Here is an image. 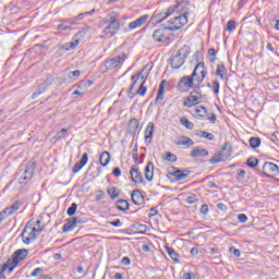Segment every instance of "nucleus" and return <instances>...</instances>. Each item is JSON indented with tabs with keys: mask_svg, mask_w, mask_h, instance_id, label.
<instances>
[{
	"mask_svg": "<svg viewBox=\"0 0 279 279\" xmlns=\"http://www.w3.org/2000/svg\"><path fill=\"white\" fill-rule=\"evenodd\" d=\"M206 75H208V71L206 70L205 62H198L191 75H185L180 78L177 90L179 93H189L195 84H203L204 80H206Z\"/></svg>",
	"mask_w": 279,
	"mask_h": 279,
	"instance_id": "obj_1",
	"label": "nucleus"
},
{
	"mask_svg": "<svg viewBox=\"0 0 279 279\" xmlns=\"http://www.w3.org/2000/svg\"><path fill=\"white\" fill-rule=\"evenodd\" d=\"M173 32H178V29L162 24L160 28L154 31L153 38L155 43H173V40H177L179 36Z\"/></svg>",
	"mask_w": 279,
	"mask_h": 279,
	"instance_id": "obj_2",
	"label": "nucleus"
},
{
	"mask_svg": "<svg viewBox=\"0 0 279 279\" xmlns=\"http://www.w3.org/2000/svg\"><path fill=\"white\" fill-rule=\"evenodd\" d=\"M191 56V47L189 45H184L171 59L170 66L171 69H181L184 66V62Z\"/></svg>",
	"mask_w": 279,
	"mask_h": 279,
	"instance_id": "obj_3",
	"label": "nucleus"
},
{
	"mask_svg": "<svg viewBox=\"0 0 279 279\" xmlns=\"http://www.w3.org/2000/svg\"><path fill=\"white\" fill-rule=\"evenodd\" d=\"M29 254V251L27 248H20L15 251L11 258L7 260V264L9 266V271H14V268L19 266V263L22 260H25L27 258V255Z\"/></svg>",
	"mask_w": 279,
	"mask_h": 279,
	"instance_id": "obj_4",
	"label": "nucleus"
},
{
	"mask_svg": "<svg viewBox=\"0 0 279 279\" xmlns=\"http://www.w3.org/2000/svg\"><path fill=\"white\" fill-rule=\"evenodd\" d=\"M189 23V12H184L179 16L173 17L167 22V27H171L172 29H182L184 25Z\"/></svg>",
	"mask_w": 279,
	"mask_h": 279,
	"instance_id": "obj_5",
	"label": "nucleus"
},
{
	"mask_svg": "<svg viewBox=\"0 0 279 279\" xmlns=\"http://www.w3.org/2000/svg\"><path fill=\"white\" fill-rule=\"evenodd\" d=\"M279 175V167L278 165L271 161H265L263 165L260 178H276Z\"/></svg>",
	"mask_w": 279,
	"mask_h": 279,
	"instance_id": "obj_6",
	"label": "nucleus"
},
{
	"mask_svg": "<svg viewBox=\"0 0 279 279\" xmlns=\"http://www.w3.org/2000/svg\"><path fill=\"white\" fill-rule=\"evenodd\" d=\"M36 167H38V163H36V161H33L26 166L23 174L19 178V183L22 186L28 184L32 178H34V171H36Z\"/></svg>",
	"mask_w": 279,
	"mask_h": 279,
	"instance_id": "obj_7",
	"label": "nucleus"
},
{
	"mask_svg": "<svg viewBox=\"0 0 279 279\" xmlns=\"http://www.w3.org/2000/svg\"><path fill=\"white\" fill-rule=\"evenodd\" d=\"M123 62H125V54L107 59L104 63L105 71H112V69H117V66H121Z\"/></svg>",
	"mask_w": 279,
	"mask_h": 279,
	"instance_id": "obj_8",
	"label": "nucleus"
},
{
	"mask_svg": "<svg viewBox=\"0 0 279 279\" xmlns=\"http://www.w3.org/2000/svg\"><path fill=\"white\" fill-rule=\"evenodd\" d=\"M120 29L121 21L112 22L105 27L104 34L107 38H112V36H117Z\"/></svg>",
	"mask_w": 279,
	"mask_h": 279,
	"instance_id": "obj_9",
	"label": "nucleus"
},
{
	"mask_svg": "<svg viewBox=\"0 0 279 279\" xmlns=\"http://www.w3.org/2000/svg\"><path fill=\"white\" fill-rule=\"evenodd\" d=\"M131 202H133L135 206H143V204H145V196L143 195V192L138 189L133 190L131 194Z\"/></svg>",
	"mask_w": 279,
	"mask_h": 279,
	"instance_id": "obj_10",
	"label": "nucleus"
},
{
	"mask_svg": "<svg viewBox=\"0 0 279 279\" xmlns=\"http://www.w3.org/2000/svg\"><path fill=\"white\" fill-rule=\"evenodd\" d=\"M173 171H170V175H173L175 178L177 182H182V180H186L189 175H191V170H180L177 168H173Z\"/></svg>",
	"mask_w": 279,
	"mask_h": 279,
	"instance_id": "obj_11",
	"label": "nucleus"
},
{
	"mask_svg": "<svg viewBox=\"0 0 279 279\" xmlns=\"http://www.w3.org/2000/svg\"><path fill=\"white\" fill-rule=\"evenodd\" d=\"M130 175H131L132 182H134L135 184H143L144 182L143 173H141V170H138L136 166L131 167Z\"/></svg>",
	"mask_w": 279,
	"mask_h": 279,
	"instance_id": "obj_12",
	"label": "nucleus"
},
{
	"mask_svg": "<svg viewBox=\"0 0 279 279\" xmlns=\"http://www.w3.org/2000/svg\"><path fill=\"white\" fill-rule=\"evenodd\" d=\"M86 165H88V153H84L78 162H76L73 168H72V172L73 173H80V171H82V169H84V167H86Z\"/></svg>",
	"mask_w": 279,
	"mask_h": 279,
	"instance_id": "obj_13",
	"label": "nucleus"
},
{
	"mask_svg": "<svg viewBox=\"0 0 279 279\" xmlns=\"http://www.w3.org/2000/svg\"><path fill=\"white\" fill-rule=\"evenodd\" d=\"M182 5H184V0H181L180 2H177L175 5H172L170 8H168L167 12H165V16L160 20L157 21V23H162V21H165V19H169V16H171V14H173V12H179V10H182Z\"/></svg>",
	"mask_w": 279,
	"mask_h": 279,
	"instance_id": "obj_14",
	"label": "nucleus"
},
{
	"mask_svg": "<svg viewBox=\"0 0 279 279\" xmlns=\"http://www.w3.org/2000/svg\"><path fill=\"white\" fill-rule=\"evenodd\" d=\"M149 19V15L145 14L136 19L135 21L129 23V29H138V27H143L145 23H147V20Z\"/></svg>",
	"mask_w": 279,
	"mask_h": 279,
	"instance_id": "obj_15",
	"label": "nucleus"
},
{
	"mask_svg": "<svg viewBox=\"0 0 279 279\" xmlns=\"http://www.w3.org/2000/svg\"><path fill=\"white\" fill-rule=\"evenodd\" d=\"M197 104H199V96H195L193 93H190L183 100V106L185 108H193V106H197Z\"/></svg>",
	"mask_w": 279,
	"mask_h": 279,
	"instance_id": "obj_16",
	"label": "nucleus"
},
{
	"mask_svg": "<svg viewBox=\"0 0 279 279\" xmlns=\"http://www.w3.org/2000/svg\"><path fill=\"white\" fill-rule=\"evenodd\" d=\"M156 125L154 122H149L145 129V144L151 145V140L154 138V129Z\"/></svg>",
	"mask_w": 279,
	"mask_h": 279,
	"instance_id": "obj_17",
	"label": "nucleus"
},
{
	"mask_svg": "<svg viewBox=\"0 0 279 279\" xmlns=\"http://www.w3.org/2000/svg\"><path fill=\"white\" fill-rule=\"evenodd\" d=\"M21 236H22L23 243H25V245H29L32 243V241H36L38 234L32 233V231L29 233H27V229H24L21 233Z\"/></svg>",
	"mask_w": 279,
	"mask_h": 279,
	"instance_id": "obj_18",
	"label": "nucleus"
},
{
	"mask_svg": "<svg viewBox=\"0 0 279 279\" xmlns=\"http://www.w3.org/2000/svg\"><path fill=\"white\" fill-rule=\"evenodd\" d=\"M75 218L70 217L65 220V223L62 227V231L63 232H73V230H75V228H77V225L75 222Z\"/></svg>",
	"mask_w": 279,
	"mask_h": 279,
	"instance_id": "obj_19",
	"label": "nucleus"
},
{
	"mask_svg": "<svg viewBox=\"0 0 279 279\" xmlns=\"http://www.w3.org/2000/svg\"><path fill=\"white\" fill-rule=\"evenodd\" d=\"M219 153L221 154L225 160H228V158L232 156V144H230V142H226L225 145L222 146V149L219 150Z\"/></svg>",
	"mask_w": 279,
	"mask_h": 279,
	"instance_id": "obj_20",
	"label": "nucleus"
},
{
	"mask_svg": "<svg viewBox=\"0 0 279 279\" xmlns=\"http://www.w3.org/2000/svg\"><path fill=\"white\" fill-rule=\"evenodd\" d=\"M215 75L217 77H220V80H228V69L226 68V65L217 64Z\"/></svg>",
	"mask_w": 279,
	"mask_h": 279,
	"instance_id": "obj_21",
	"label": "nucleus"
},
{
	"mask_svg": "<svg viewBox=\"0 0 279 279\" xmlns=\"http://www.w3.org/2000/svg\"><path fill=\"white\" fill-rule=\"evenodd\" d=\"M144 175L148 182H151V180H154V162L148 161L147 166L144 169Z\"/></svg>",
	"mask_w": 279,
	"mask_h": 279,
	"instance_id": "obj_22",
	"label": "nucleus"
},
{
	"mask_svg": "<svg viewBox=\"0 0 279 279\" xmlns=\"http://www.w3.org/2000/svg\"><path fill=\"white\" fill-rule=\"evenodd\" d=\"M165 86H167V80H162L159 84L157 97L155 104L158 105V101L165 99Z\"/></svg>",
	"mask_w": 279,
	"mask_h": 279,
	"instance_id": "obj_23",
	"label": "nucleus"
},
{
	"mask_svg": "<svg viewBox=\"0 0 279 279\" xmlns=\"http://www.w3.org/2000/svg\"><path fill=\"white\" fill-rule=\"evenodd\" d=\"M208 156V149L206 148H199V147H195L192 151H191V157L192 158H204Z\"/></svg>",
	"mask_w": 279,
	"mask_h": 279,
	"instance_id": "obj_24",
	"label": "nucleus"
},
{
	"mask_svg": "<svg viewBox=\"0 0 279 279\" xmlns=\"http://www.w3.org/2000/svg\"><path fill=\"white\" fill-rule=\"evenodd\" d=\"M110 153L105 150L100 154L99 163L101 165V167H108V165H110Z\"/></svg>",
	"mask_w": 279,
	"mask_h": 279,
	"instance_id": "obj_25",
	"label": "nucleus"
},
{
	"mask_svg": "<svg viewBox=\"0 0 279 279\" xmlns=\"http://www.w3.org/2000/svg\"><path fill=\"white\" fill-rule=\"evenodd\" d=\"M174 145H184V147H193L195 145V142L191 137L182 136V140L175 141Z\"/></svg>",
	"mask_w": 279,
	"mask_h": 279,
	"instance_id": "obj_26",
	"label": "nucleus"
},
{
	"mask_svg": "<svg viewBox=\"0 0 279 279\" xmlns=\"http://www.w3.org/2000/svg\"><path fill=\"white\" fill-rule=\"evenodd\" d=\"M116 208L121 213H125V210H130V203L126 199H119L116 203Z\"/></svg>",
	"mask_w": 279,
	"mask_h": 279,
	"instance_id": "obj_27",
	"label": "nucleus"
},
{
	"mask_svg": "<svg viewBox=\"0 0 279 279\" xmlns=\"http://www.w3.org/2000/svg\"><path fill=\"white\" fill-rule=\"evenodd\" d=\"M119 13L117 12H110L105 19H104V23L110 24V23H117L119 22Z\"/></svg>",
	"mask_w": 279,
	"mask_h": 279,
	"instance_id": "obj_28",
	"label": "nucleus"
},
{
	"mask_svg": "<svg viewBox=\"0 0 279 279\" xmlns=\"http://www.w3.org/2000/svg\"><path fill=\"white\" fill-rule=\"evenodd\" d=\"M219 162H226V159L220 151H217L213 158L209 159V165H219Z\"/></svg>",
	"mask_w": 279,
	"mask_h": 279,
	"instance_id": "obj_29",
	"label": "nucleus"
},
{
	"mask_svg": "<svg viewBox=\"0 0 279 279\" xmlns=\"http://www.w3.org/2000/svg\"><path fill=\"white\" fill-rule=\"evenodd\" d=\"M71 25H75V21L64 20V23L59 24L57 29L59 32H66V29H71Z\"/></svg>",
	"mask_w": 279,
	"mask_h": 279,
	"instance_id": "obj_30",
	"label": "nucleus"
},
{
	"mask_svg": "<svg viewBox=\"0 0 279 279\" xmlns=\"http://www.w3.org/2000/svg\"><path fill=\"white\" fill-rule=\"evenodd\" d=\"M107 193L111 199H117V197L121 195V190H119L117 186H111L107 189Z\"/></svg>",
	"mask_w": 279,
	"mask_h": 279,
	"instance_id": "obj_31",
	"label": "nucleus"
},
{
	"mask_svg": "<svg viewBox=\"0 0 279 279\" xmlns=\"http://www.w3.org/2000/svg\"><path fill=\"white\" fill-rule=\"evenodd\" d=\"M196 136H199V138H206L207 141H215V135L213 133L202 130L196 131Z\"/></svg>",
	"mask_w": 279,
	"mask_h": 279,
	"instance_id": "obj_32",
	"label": "nucleus"
},
{
	"mask_svg": "<svg viewBox=\"0 0 279 279\" xmlns=\"http://www.w3.org/2000/svg\"><path fill=\"white\" fill-rule=\"evenodd\" d=\"M48 88H49L48 85H46V83L43 82L38 86V92L33 93L32 99H36L40 97V95H43V93H45Z\"/></svg>",
	"mask_w": 279,
	"mask_h": 279,
	"instance_id": "obj_33",
	"label": "nucleus"
},
{
	"mask_svg": "<svg viewBox=\"0 0 279 279\" xmlns=\"http://www.w3.org/2000/svg\"><path fill=\"white\" fill-rule=\"evenodd\" d=\"M260 143H262L260 137H251L248 140V145L251 149H258V147H260Z\"/></svg>",
	"mask_w": 279,
	"mask_h": 279,
	"instance_id": "obj_34",
	"label": "nucleus"
},
{
	"mask_svg": "<svg viewBox=\"0 0 279 279\" xmlns=\"http://www.w3.org/2000/svg\"><path fill=\"white\" fill-rule=\"evenodd\" d=\"M166 252L170 256V258L174 260V263H180V258H178L179 255L175 250H173V247L166 246Z\"/></svg>",
	"mask_w": 279,
	"mask_h": 279,
	"instance_id": "obj_35",
	"label": "nucleus"
},
{
	"mask_svg": "<svg viewBox=\"0 0 279 279\" xmlns=\"http://www.w3.org/2000/svg\"><path fill=\"white\" fill-rule=\"evenodd\" d=\"M66 136H69V129H61L53 138L58 142L66 138Z\"/></svg>",
	"mask_w": 279,
	"mask_h": 279,
	"instance_id": "obj_36",
	"label": "nucleus"
},
{
	"mask_svg": "<svg viewBox=\"0 0 279 279\" xmlns=\"http://www.w3.org/2000/svg\"><path fill=\"white\" fill-rule=\"evenodd\" d=\"M207 57L210 64H215V61L217 60V50H215V48H209L207 51Z\"/></svg>",
	"mask_w": 279,
	"mask_h": 279,
	"instance_id": "obj_37",
	"label": "nucleus"
},
{
	"mask_svg": "<svg viewBox=\"0 0 279 279\" xmlns=\"http://www.w3.org/2000/svg\"><path fill=\"white\" fill-rule=\"evenodd\" d=\"M180 123H181V125H184V128H186V130H193V128H195V124L193 122H191L190 120H187L186 117H182L180 119Z\"/></svg>",
	"mask_w": 279,
	"mask_h": 279,
	"instance_id": "obj_38",
	"label": "nucleus"
},
{
	"mask_svg": "<svg viewBox=\"0 0 279 279\" xmlns=\"http://www.w3.org/2000/svg\"><path fill=\"white\" fill-rule=\"evenodd\" d=\"M195 113L201 118L208 117V109L204 106H198L195 110Z\"/></svg>",
	"mask_w": 279,
	"mask_h": 279,
	"instance_id": "obj_39",
	"label": "nucleus"
},
{
	"mask_svg": "<svg viewBox=\"0 0 279 279\" xmlns=\"http://www.w3.org/2000/svg\"><path fill=\"white\" fill-rule=\"evenodd\" d=\"M131 82H132V84L129 87V97H130V99H134L136 94L132 93V90H134V88H136V84H138V80L134 78V80H131Z\"/></svg>",
	"mask_w": 279,
	"mask_h": 279,
	"instance_id": "obj_40",
	"label": "nucleus"
},
{
	"mask_svg": "<svg viewBox=\"0 0 279 279\" xmlns=\"http://www.w3.org/2000/svg\"><path fill=\"white\" fill-rule=\"evenodd\" d=\"M95 14V9L88 12L80 13L77 16L73 17V21H82L86 16H93Z\"/></svg>",
	"mask_w": 279,
	"mask_h": 279,
	"instance_id": "obj_41",
	"label": "nucleus"
},
{
	"mask_svg": "<svg viewBox=\"0 0 279 279\" xmlns=\"http://www.w3.org/2000/svg\"><path fill=\"white\" fill-rule=\"evenodd\" d=\"M192 88V95H199V97H202V88H204V85H202V83L194 84Z\"/></svg>",
	"mask_w": 279,
	"mask_h": 279,
	"instance_id": "obj_42",
	"label": "nucleus"
},
{
	"mask_svg": "<svg viewBox=\"0 0 279 279\" xmlns=\"http://www.w3.org/2000/svg\"><path fill=\"white\" fill-rule=\"evenodd\" d=\"M258 159L256 157H250L246 160V167H250L251 169H254V167H258Z\"/></svg>",
	"mask_w": 279,
	"mask_h": 279,
	"instance_id": "obj_43",
	"label": "nucleus"
},
{
	"mask_svg": "<svg viewBox=\"0 0 279 279\" xmlns=\"http://www.w3.org/2000/svg\"><path fill=\"white\" fill-rule=\"evenodd\" d=\"M8 271V274H12V271H10V266L8 265V263L3 264L0 268V279H5V272Z\"/></svg>",
	"mask_w": 279,
	"mask_h": 279,
	"instance_id": "obj_44",
	"label": "nucleus"
},
{
	"mask_svg": "<svg viewBox=\"0 0 279 279\" xmlns=\"http://www.w3.org/2000/svg\"><path fill=\"white\" fill-rule=\"evenodd\" d=\"M146 94H147V86H145V82H142L136 92V95H140V97H145Z\"/></svg>",
	"mask_w": 279,
	"mask_h": 279,
	"instance_id": "obj_45",
	"label": "nucleus"
},
{
	"mask_svg": "<svg viewBox=\"0 0 279 279\" xmlns=\"http://www.w3.org/2000/svg\"><path fill=\"white\" fill-rule=\"evenodd\" d=\"M45 274V269L43 268H35L32 274H31V278H43V275Z\"/></svg>",
	"mask_w": 279,
	"mask_h": 279,
	"instance_id": "obj_46",
	"label": "nucleus"
},
{
	"mask_svg": "<svg viewBox=\"0 0 279 279\" xmlns=\"http://www.w3.org/2000/svg\"><path fill=\"white\" fill-rule=\"evenodd\" d=\"M129 125H130L132 132H136V130H138V125H141V123L138 122V119L133 118L130 120Z\"/></svg>",
	"mask_w": 279,
	"mask_h": 279,
	"instance_id": "obj_47",
	"label": "nucleus"
},
{
	"mask_svg": "<svg viewBox=\"0 0 279 279\" xmlns=\"http://www.w3.org/2000/svg\"><path fill=\"white\" fill-rule=\"evenodd\" d=\"M75 213H77V205L75 203H72L71 206L66 210V215L69 217H73V215H75Z\"/></svg>",
	"mask_w": 279,
	"mask_h": 279,
	"instance_id": "obj_48",
	"label": "nucleus"
},
{
	"mask_svg": "<svg viewBox=\"0 0 279 279\" xmlns=\"http://www.w3.org/2000/svg\"><path fill=\"white\" fill-rule=\"evenodd\" d=\"M236 182H239V184L245 183V170L242 169L238 172Z\"/></svg>",
	"mask_w": 279,
	"mask_h": 279,
	"instance_id": "obj_49",
	"label": "nucleus"
},
{
	"mask_svg": "<svg viewBox=\"0 0 279 279\" xmlns=\"http://www.w3.org/2000/svg\"><path fill=\"white\" fill-rule=\"evenodd\" d=\"M80 75H82V71L80 70L68 72V78L72 80V82L75 80V77H80Z\"/></svg>",
	"mask_w": 279,
	"mask_h": 279,
	"instance_id": "obj_50",
	"label": "nucleus"
},
{
	"mask_svg": "<svg viewBox=\"0 0 279 279\" xmlns=\"http://www.w3.org/2000/svg\"><path fill=\"white\" fill-rule=\"evenodd\" d=\"M220 88H221V85L219 84V81L211 82V90L214 94L219 95Z\"/></svg>",
	"mask_w": 279,
	"mask_h": 279,
	"instance_id": "obj_51",
	"label": "nucleus"
},
{
	"mask_svg": "<svg viewBox=\"0 0 279 279\" xmlns=\"http://www.w3.org/2000/svg\"><path fill=\"white\" fill-rule=\"evenodd\" d=\"M165 160L168 162H178V156H175L173 153H166Z\"/></svg>",
	"mask_w": 279,
	"mask_h": 279,
	"instance_id": "obj_52",
	"label": "nucleus"
},
{
	"mask_svg": "<svg viewBox=\"0 0 279 279\" xmlns=\"http://www.w3.org/2000/svg\"><path fill=\"white\" fill-rule=\"evenodd\" d=\"M60 49H63V51H72L73 49H75V45L73 44V41H70L65 45H61Z\"/></svg>",
	"mask_w": 279,
	"mask_h": 279,
	"instance_id": "obj_53",
	"label": "nucleus"
},
{
	"mask_svg": "<svg viewBox=\"0 0 279 279\" xmlns=\"http://www.w3.org/2000/svg\"><path fill=\"white\" fill-rule=\"evenodd\" d=\"M234 29H236V22L229 21L227 23V32H234Z\"/></svg>",
	"mask_w": 279,
	"mask_h": 279,
	"instance_id": "obj_54",
	"label": "nucleus"
},
{
	"mask_svg": "<svg viewBox=\"0 0 279 279\" xmlns=\"http://www.w3.org/2000/svg\"><path fill=\"white\" fill-rule=\"evenodd\" d=\"M0 215H2V217H11V215H14V211H12V209L10 207L4 208Z\"/></svg>",
	"mask_w": 279,
	"mask_h": 279,
	"instance_id": "obj_55",
	"label": "nucleus"
},
{
	"mask_svg": "<svg viewBox=\"0 0 279 279\" xmlns=\"http://www.w3.org/2000/svg\"><path fill=\"white\" fill-rule=\"evenodd\" d=\"M229 252H230V254H233V256H235V258L241 257V251L238 248H234V246H230Z\"/></svg>",
	"mask_w": 279,
	"mask_h": 279,
	"instance_id": "obj_56",
	"label": "nucleus"
},
{
	"mask_svg": "<svg viewBox=\"0 0 279 279\" xmlns=\"http://www.w3.org/2000/svg\"><path fill=\"white\" fill-rule=\"evenodd\" d=\"M93 84H95V82H93L92 80L81 81V86H84V88H90V86H93Z\"/></svg>",
	"mask_w": 279,
	"mask_h": 279,
	"instance_id": "obj_57",
	"label": "nucleus"
},
{
	"mask_svg": "<svg viewBox=\"0 0 279 279\" xmlns=\"http://www.w3.org/2000/svg\"><path fill=\"white\" fill-rule=\"evenodd\" d=\"M90 32V26H85L82 28V31H80L78 33H76V37H82V36H86V33Z\"/></svg>",
	"mask_w": 279,
	"mask_h": 279,
	"instance_id": "obj_58",
	"label": "nucleus"
},
{
	"mask_svg": "<svg viewBox=\"0 0 279 279\" xmlns=\"http://www.w3.org/2000/svg\"><path fill=\"white\" fill-rule=\"evenodd\" d=\"M96 193V202H101V199L106 197V193L104 192V190H98Z\"/></svg>",
	"mask_w": 279,
	"mask_h": 279,
	"instance_id": "obj_59",
	"label": "nucleus"
},
{
	"mask_svg": "<svg viewBox=\"0 0 279 279\" xmlns=\"http://www.w3.org/2000/svg\"><path fill=\"white\" fill-rule=\"evenodd\" d=\"M145 71H147V65L143 68V70L141 72H138L136 75H132L131 80H141L143 77V73H145Z\"/></svg>",
	"mask_w": 279,
	"mask_h": 279,
	"instance_id": "obj_60",
	"label": "nucleus"
},
{
	"mask_svg": "<svg viewBox=\"0 0 279 279\" xmlns=\"http://www.w3.org/2000/svg\"><path fill=\"white\" fill-rule=\"evenodd\" d=\"M73 219H75V223L76 226H82V223H87L88 220L82 218V216H76V217H72Z\"/></svg>",
	"mask_w": 279,
	"mask_h": 279,
	"instance_id": "obj_61",
	"label": "nucleus"
},
{
	"mask_svg": "<svg viewBox=\"0 0 279 279\" xmlns=\"http://www.w3.org/2000/svg\"><path fill=\"white\" fill-rule=\"evenodd\" d=\"M185 202L186 204H197V196L196 195L187 196Z\"/></svg>",
	"mask_w": 279,
	"mask_h": 279,
	"instance_id": "obj_62",
	"label": "nucleus"
},
{
	"mask_svg": "<svg viewBox=\"0 0 279 279\" xmlns=\"http://www.w3.org/2000/svg\"><path fill=\"white\" fill-rule=\"evenodd\" d=\"M183 279H197V275L195 272H184L183 274Z\"/></svg>",
	"mask_w": 279,
	"mask_h": 279,
	"instance_id": "obj_63",
	"label": "nucleus"
},
{
	"mask_svg": "<svg viewBox=\"0 0 279 279\" xmlns=\"http://www.w3.org/2000/svg\"><path fill=\"white\" fill-rule=\"evenodd\" d=\"M238 221H239L240 223H245V222H247V215H245V214H239V215H238Z\"/></svg>",
	"mask_w": 279,
	"mask_h": 279,
	"instance_id": "obj_64",
	"label": "nucleus"
}]
</instances>
